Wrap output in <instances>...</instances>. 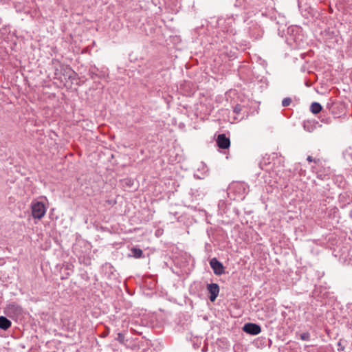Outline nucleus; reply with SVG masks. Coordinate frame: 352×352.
I'll list each match as a JSON object with an SVG mask.
<instances>
[{
	"mask_svg": "<svg viewBox=\"0 0 352 352\" xmlns=\"http://www.w3.org/2000/svg\"><path fill=\"white\" fill-rule=\"evenodd\" d=\"M32 214L34 219H41L46 212V207L41 201H33L32 203Z\"/></svg>",
	"mask_w": 352,
	"mask_h": 352,
	"instance_id": "nucleus-1",
	"label": "nucleus"
},
{
	"mask_svg": "<svg viewBox=\"0 0 352 352\" xmlns=\"http://www.w3.org/2000/svg\"><path fill=\"white\" fill-rule=\"evenodd\" d=\"M210 265L216 275L219 276L225 273L223 265L217 258H212L210 260Z\"/></svg>",
	"mask_w": 352,
	"mask_h": 352,
	"instance_id": "nucleus-2",
	"label": "nucleus"
},
{
	"mask_svg": "<svg viewBox=\"0 0 352 352\" xmlns=\"http://www.w3.org/2000/svg\"><path fill=\"white\" fill-rule=\"evenodd\" d=\"M243 331L250 335H258L261 331V327L255 323H246L243 325Z\"/></svg>",
	"mask_w": 352,
	"mask_h": 352,
	"instance_id": "nucleus-3",
	"label": "nucleus"
},
{
	"mask_svg": "<svg viewBox=\"0 0 352 352\" xmlns=\"http://www.w3.org/2000/svg\"><path fill=\"white\" fill-rule=\"evenodd\" d=\"M216 142L218 147L221 149H227L230 146V139L223 133L218 135Z\"/></svg>",
	"mask_w": 352,
	"mask_h": 352,
	"instance_id": "nucleus-4",
	"label": "nucleus"
},
{
	"mask_svg": "<svg viewBox=\"0 0 352 352\" xmlns=\"http://www.w3.org/2000/svg\"><path fill=\"white\" fill-rule=\"evenodd\" d=\"M207 289L210 294L209 299L211 302H214L218 296L219 292V287L217 283H210L207 285Z\"/></svg>",
	"mask_w": 352,
	"mask_h": 352,
	"instance_id": "nucleus-5",
	"label": "nucleus"
},
{
	"mask_svg": "<svg viewBox=\"0 0 352 352\" xmlns=\"http://www.w3.org/2000/svg\"><path fill=\"white\" fill-rule=\"evenodd\" d=\"M22 312V308L16 303L12 302L9 304L6 307V313L8 315H19Z\"/></svg>",
	"mask_w": 352,
	"mask_h": 352,
	"instance_id": "nucleus-6",
	"label": "nucleus"
},
{
	"mask_svg": "<svg viewBox=\"0 0 352 352\" xmlns=\"http://www.w3.org/2000/svg\"><path fill=\"white\" fill-rule=\"evenodd\" d=\"M317 124H318V122L317 121L307 120V121L304 122L303 128L305 131L311 133V132H313L316 129Z\"/></svg>",
	"mask_w": 352,
	"mask_h": 352,
	"instance_id": "nucleus-7",
	"label": "nucleus"
},
{
	"mask_svg": "<svg viewBox=\"0 0 352 352\" xmlns=\"http://www.w3.org/2000/svg\"><path fill=\"white\" fill-rule=\"evenodd\" d=\"M311 169L313 172L316 173L317 178L321 180H324L328 178L329 170H326L324 169L323 172H321L318 170V167L316 166H312Z\"/></svg>",
	"mask_w": 352,
	"mask_h": 352,
	"instance_id": "nucleus-8",
	"label": "nucleus"
},
{
	"mask_svg": "<svg viewBox=\"0 0 352 352\" xmlns=\"http://www.w3.org/2000/svg\"><path fill=\"white\" fill-rule=\"evenodd\" d=\"M12 322L5 316H0V329L7 330L11 327Z\"/></svg>",
	"mask_w": 352,
	"mask_h": 352,
	"instance_id": "nucleus-9",
	"label": "nucleus"
},
{
	"mask_svg": "<svg viewBox=\"0 0 352 352\" xmlns=\"http://www.w3.org/2000/svg\"><path fill=\"white\" fill-rule=\"evenodd\" d=\"M63 70L64 75L66 76V77L71 80L75 79L76 74L71 67L67 66Z\"/></svg>",
	"mask_w": 352,
	"mask_h": 352,
	"instance_id": "nucleus-10",
	"label": "nucleus"
},
{
	"mask_svg": "<svg viewBox=\"0 0 352 352\" xmlns=\"http://www.w3.org/2000/svg\"><path fill=\"white\" fill-rule=\"evenodd\" d=\"M322 106L320 103L317 102H314L311 103L310 106V111L314 114H317L320 113L322 110Z\"/></svg>",
	"mask_w": 352,
	"mask_h": 352,
	"instance_id": "nucleus-11",
	"label": "nucleus"
},
{
	"mask_svg": "<svg viewBox=\"0 0 352 352\" xmlns=\"http://www.w3.org/2000/svg\"><path fill=\"white\" fill-rule=\"evenodd\" d=\"M132 253V256L136 258H140L143 257V252L141 249L138 248H132L131 250Z\"/></svg>",
	"mask_w": 352,
	"mask_h": 352,
	"instance_id": "nucleus-12",
	"label": "nucleus"
},
{
	"mask_svg": "<svg viewBox=\"0 0 352 352\" xmlns=\"http://www.w3.org/2000/svg\"><path fill=\"white\" fill-rule=\"evenodd\" d=\"M299 338L302 340L309 341L311 338V335L308 331H306L300 333Z\"/></svg>",
	"mask_w": 352,
	"mask_h": 352,
	"instance_id": "nucleus-13",
	"label": "nucleus"
},
{
	"mask_svg": "<svg viewBox=\"0 0 352 352\" xmlns=\"http://www.w3.org/2000/svg\"><path fill=\"white\" fill-rule=\"evenodd\" d=\"M292 100L291 98L287 97L282 100V106L287 107L292 103Z\"/></svg>",
	"mask_w": 352,
	"mask_h": 352,
	"instance_id": "nucleus-14",
	"label": "nucleus"
},
{
	"mask_svg": "<svg viewBox=\"0 0 352 352\" xmlns=\"http://www.w3.org/2000/svg\"><path fill=\"white\" fill-rule=\"evenodd\" d=\"M116 340H118L120 343H124V336L122 333H118V337L116 338Z\"/></svg>",
	"mask_w": 352,
	"mask_h": 352,
	"instance_id": "nucleus-15",
	"label": "nucleus"
},
{
	"mask_svg": "<svg viewBox=\"0 0 352 352\" xmlns=\"http://www.w3.org/2000/svg\"><path fill=\"white\" fill-rule=\"evenodd\" d=\"M307 160L309 162H314V164H316V165H318V164L320 163V159H314L311 156H308L307 158Z\"/></svg>",
	"mask_w": 352,
	"mask_h": 352,
	"instance_id": "nucleus-16",
	"label": "nucleus"
},
{
	"mask_svg": "<svg viewBox=\"0 0 352 352\" xmlns=\"http://www.w3.org/2000/svg\"><path fill=\"white\" fill-rule=\"evenodd\" d=\"M321 121L326 124H329L331 122V118H322L321 120Z\"/></svg>",
	"mask_w": 352,
	"mask_h": 352,
	"instance_id": "nucleus-17",
	"label": "nucleus"
},
{
	"mask_svg": "<svg viewBox=\"0 0 352 352\" xmlns=\"http://www.w3.org/2000/svg\"><path fill=\"white\" fill-rule=\"evenodd\" d=\"M240 111V109L238 108V107H236L235 109H234V113H238Z\"/></svg>",
	"mask_w": 352,
	"mask_h": 352,
	"instance_id": "nucleus-18",
	"label": "nucleus"
},
{
	"mask_svg": "<svg viewBox=\"0 0 352 352\" xmlns=\"http://www.w3.org/2000/svg\"><path fill=\"white\" fill-rule=\"evenodd\" d=\"M255 111H256V110H255V109L250 110V113H254Z\"/></svg>",
	"mask_w": 352,
	"mask_h": 352,
	"instance_id": "nucleus-19",
	"label": "nucleus"
},
{
	"mask_svg": "<svg viewBox=\"0 0 352 352\" xmlns=\"http://www.w3.org/2000/svg\"><path fill=\"white\" fill-rule=\"evenodd\" d=\"M255 29L258 31V32H259V29L258 28H255Z\"/></svg>",
	"mask_w": 352,
	"mask_h": 352,
	"instance_id": "nucleus-20",
	"label": "nucleus"
},
{
	"mask_svg": "<svg viewBox=\"0 0 352 352\" xmlns=\"http://www.w3.org/2000/svg\"><path fill=\"white\" fill-rule=\"evenodd\" d=\"M258 36H259V33L258 34V35L256 36H255V38H257Z\"/></svg>",
	"mask_w": 352,
	"mask_h": 352,
	"instance_id": "nucleus-21",
	"label": "nucleus"
},
{
	"mask_svg": "<svg viewBox=\"0 0 352 352\" xmlns=\"http://www.w3.org/2000/svg\"><path fill=\"white\" fill-rule=\"evenodd\" d=\"M107 333H108L104 332V336H107Z\"/></svg>",
	"mask_w": 352,
	"mask_h": 352,
	"instance_id": "nucleus-22",
	"label": "nucleus"
},
{
	"mask_svg": "<svg viewBox=\"0 0 352 352\" xmlns=\"http://www.w3.org/2000/svg\"><path fill=\"white\" fill-rule=\"evenodd\" d=\"M107 333H108L104 332V336H107Z\"/></svg>",
	"mask_w": 352,
	"mask_h": 352,
	"instance_id": "nucleus-23",
	"label": "nucleus"
}]
</instances>
